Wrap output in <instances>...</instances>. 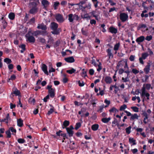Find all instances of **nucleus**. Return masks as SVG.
<instances>
[{
	"label": "nucleus",
	"instance_id": "69168bd1",
	"mask_svg": "<svg viewBox=\"0 0 154 154\" xmlns=\"http://www.w3.org/2000/svg\"><path fill=\"white\" fill-rule=\"evenodd\" d=\"M49 95H48L43 99V101L45 102H46L47 101L48 99H49Z\"/></svg>",
	"mask_w": 154,
	"mask_h": 154
},
{
	"label": "nucleus",
	"instance_id": "13d9d810",
	"mask_svg": "<svg viewBox=\"0 0 154 154\" xmlns=\"http://www.w3.org/2000/svg\"><path fill=\"white\" fill-rule=\"evenodd\" d=\"M152 38V36L150 35L149 36H147L146 38L145 39L148 41H150Z\"/></svg>",
	"mask_w": 154,
	"mask_h": 154
},
{
	"label": "nucleus",
	"instance_id": "4be33fe9",
	"mask_svg": "<svg viewBox=\"0 0 154 154\" xmlns=\"http://www.w3.org/2000/svg\"><path fill=\"white\" fill-rule=\"evenodd\" d=\"M139 116L136 113H134L133 114H132L131 116L130 120H134L135 119H138Z\"/></svg>",
	"mask_w": 154,
	"mask_h": 154
},
{
	"label": "nucleus",
	"instance_id": "f704fd0d",
	"mask_svg": "<svg viewBox=\"0 0 154 154\" xmlns=\"http://www.w3.org/2000/svg\"><path fill=\"white\" fill-rule=\"evenodd\" d=\"M60 5V3L58 1L55 2H54L53 6L55 10L57 9V7Z\"/></svg>",
	"mask_w": 154,
	"mask_h": 154
},
{
	"label": "nucleus",
	"instance_id": "2f4dec72",
	"mask_svg": "<svg viewBox=\"0 0 154 154\" xmlns=\"http://www.w3.org/2000/svg\"><path fill=\"white\" fill-rule=\"evenodd\" d=\"M4 62L7 64H9L11 63L12 61L10 59L8 58H6L4 59Z\"/></svg>",
	"mask_w": 154,
	"mask_h": 154
},
{
	"label": "nucleus",
	"instance_id": "c03bdc74",
	"mask_svg": "<svg viewBox=\"0 0 154 154\" xmlns=\"http://www.w3.org/2000/svg\"><path fill=\"white\" fill-rule=\"evenodd\" d=\"M81 124L80 122H77L76 124L75 125V130H78L80 127H81Z\"/></svg>",
	"mask_w": 154,
	"mask_h": 154
},
{
	"label": "nucleus",
	"instance_id": "e433bc0d",
	"mask_svg": "<svg viewBox=\"0 0 154 154\" xmlns=\"http://www.w3.org/2000/svg\"><path fill=\"white\" fill-rule=\"evenodd\" d=\"M17 141L19 143H23L26 142L25 140L22 138H19L17 139Z\"/></svg>",
	"mask_w": 154,
	"mask_h": 154
},
{
	"label": "nucleus",
	"instance_id": "37998d69",
	"mask_svg": "<svg viewBox=\"0 0 154 154\" xmlns=\"http://www.w3.org/2000/svg\"><path fill=\"white\" fill-rule=\"evenodd\" d=\"M48 34L46 30H40V35L42 36H45Z\"/></svg>",
	"mask_w": 154,
	"mask_h": 154
},
{
	"label": "nucleus",
	"instance_id": "b1692460",
	"mask_svg": "<svg viewBox=\"0 0 154 154\" xmlns=\"http://www.w3.org/2000/svg\"><path fill=\"white\" fill-rule=\"evenodd\" d=\"M107 55L109 57V58H112L113 55L111 52V50L108 49H107Z\"/></svg>",
	"mask_w": 154,
	"mask_h": 154
},
{
	"label": "nucleus",
	"instance_id": "de8ad7c7",
	"mask_svg": "<svg viewBox=\"0 0 154 154\" xmlns=\"http://www.w3.org/2000/svg\"><path fill=\"white\" fill-rule=\"evenodd\" d=\"M96 100V99H94L92 100H91L90 101L93 107L96 106V103L95 102Z\"/></svg>",
	"mask_w": 154,
	"mask_h": 154
},
{
	"label": "nucleus",
	"instance_id": "3c124183",
	"mask_svg": "<svg viewBox=\"0 0 154 154\" xmlns=\"http://www.w3.org/2000/svg\"><path fill=\"white\" fill-rule=\"evenodd\" d=\"M33 33V34H34V36H37L38 35H40V30H36Z\"/></svg>",
	"mask_w": 154,
	"mask_h": 154
},
{
	"label": "nucleus",
	"instance_id": "39448f33",
	"mask_svg": "<svg viewBox=\"0 0 154 154\" xmlns=\"http://www.w3.org/2000/svg\"><path fill=\"white\" fill-rule=\"evenodd\" d=\"M51 87V85H48L46 88L48 90V94H49L51 98H53L55 96V88H52Z\"/></svg>",
	"mask_w": 154,
	"mask_h": 154
},
{
	"label": "nucleus",
	"instance_id": "7ed1b4c3",
	"mask_svg": "<svg viewBox=\"0 0 154 154\" xmlns=\"http://www.w3.org/2000/svg\"><path fill=\"white\" fill-rule=\"evenodd\" d=\"M124 67L125 69H128V66L127 60L126 59H123L119 61L117 65L116 68H119L120 67Z\"/></svg>",
	"mask_w": 154,
	"mask_h": 154
},
{
	"label": "nucleus",
	"instance_id": "5701e85b",
	"mask_svg": "<svg viewBox=\"0 0 154 154\" xmlns=\"http://www.w3.org/2000/svg\"><path fill=\"white\" fill-rule=\"evenodd\" d=\"M19 47L22 49L20 50V52L21 53H23L24 51L26 50V45L25 44H23L20 45H19Z\"/></svg>",
	"mask_w": 154,
	"mask_h": 154
},
{
	"label": "nucleus",
	"instance_id": "f8f14e48",
	"mask_svg": "<svg viewBox=\"0 0 154 154\" xmlns=\"http://www.w3.org/2000/svg\"><path fill=\"white\" fill-rule=\"evenodd\" d=\"M41 68L42 70L44 72L45 74H46L47 75H49L47 70V66L45 64H42Z\"/></svg>",
	"mask_w": 154,
	"mask_h": 154
},
{
	"label": "nucleus",
	"instance_id": "0e129e2a",
	"mask_svg": "<svg viewBox=\"0 0 154 154\" xmlns=\"http://www.w3.org/2000/svg\"><path fill=\"white\" fill-rule=\"evenodd\" d=\"M83 29H84L83 28H82L81 30V31H82V34L84 35H85L86 36L87 35H88L87 32L86 31L84 30H83Z\"/></svg>",
	"mask_w": 154,
	"mask_h": 154
},
{
	"label": "nucleus",
	"instance_id": "9d476101",
	"mask_svg": "<svg viewBox=\"0 0 154 154\" xmlns=\"http://www.w3.org/2000/svg\"><path fill=\"white\" fill-rule=\"evenodd\" d=\"M37 28L38 29H41L42 30H46L47 29V26L43 23L38 24Z\"/></svg>",
	"mask_w": 154,
	"mask_h": 154
},
{
	"label": "nucleus",
	"instance_id": "473e14b6",
	"mask_svg": "<svg viewBox=\"0 0 154 154\" xmlns=\"http://www.w3.org/2000/svg\"><path fill=\"white\" fill-rule=\"evenodd\" d=\"M129 141L130 143H132L133 145H135L136 144L135 141L133 138H130L129 139Z\"/></svg>",
	"mask_w": 154,
	"mask_h": 154
},
{
	"label": "nucleus",
	"instance_id": "680f3d73",
	"mask_svg": "<svg viewBox=\"0 0 154 154\" xmlns=\"http://www.w3.org/2000/svg\"><path fill=\"white\" fill-rule=\"evenodd\" d=\"M124 72V70L122 68H120L119 70V75L122 74L123 72Z\"/></svg>",
	"mask_w": 154,
	"mask_h": 154
},
{
	"label": "nucleus",
	"instance_id": "393cba45",
	"mask_svg": "<svg viewBox=\"0 0 154 154\" xmlns=\"http://www.w3.org/2000/svg\"><path fill=\"white\" fill-rule=\"evenodd\" d=\"M11 94H14L16 96L20 95V93L19 90L16 89L15 91H14L11 93Z\"/></svg>",
	"mask_w": 154,
	"mask_h": 154
},
{
	"label": "nucleus",
	"instance_id": "58836bf2",
	"mask_svg": "<svg viewBox=\"0 0 154 154\" xmlns=\"http://www.w3.org/2000/svg\"><path fill=\"white\" fill-rule=\"evenodd\" d=\"M38 39L40 42L42 44L46 43V41L45 38L42 37H40L38 38Z\"/></svg>",
	"mask_w": 154,
	"mask_h": 154
},
{
	"label": "nucleus",
	"instance_id": "4d7b16f0",
	"mask_svg": "<svg viewBox=\"0 0 154 154\" xmlns=\"http://www.w3.org/2000/svg\"><path fill=\"white\" fill-rule=\"evenodd\" d=\"M91 14L93 17H95L96 19H97V17L96 15V12L95 11H93L91 13Z\"/></svg>",
	"mask_w": 154,
	"mask_h": 154
},
{
	"label": "nucleus",
	"instance_id": "e2e57ef3",
	"mask_svg": "<svg viewBox=\"0 0 154 154\" xmlns=\"http://www.w3.org/2000/svg\"><path fill=\"white\" fill-rule=\"evenodd\" d=\"M112 82L111 78L109 77H106V83H110Z\"/></svg>",
	"mask_w": 154,
	"mask_h": 154
},
{
	"label": "nucleus",
	"instance_id": "ddd939ff",
	"mask_svg": "<svg viewBox=\"0 0 154 154\" xmlns=\"http://www.w3.org/2000/svg\"><path fill=\"white\" fill-rule=\"evenodd\" d=\"M145 38L143 36H141L138 38H137L136 41L138 44H140L141 42H143L145 40Z\"/></svg>",
	"mask_w": 154,
	"mask_h": 154
},
{
	"label": "nucleus",
	"instance_id": "7c9ffc66",
	"mask_svg": "<svg viewBox=\"0 0 154 154\" xmlns=\"http://www.w3.org/2000/svg\"><path fill=\"white\" fill-rule=\"evenodd\" d=\"M76 71V70L74 68H72L71 69L66 70V72L70 74H72Z\"/></svg>",
	"mask_w": 154,
	"mask_h": 154
},
{
	"label": "nucleus",
	"instance_id": "bf43d9fd",
	"mask_svg": "<svg viewBox=\"0 0 154 154\" xmlns=\"http://www.w3.org/2000/svg\"><path fill=\"white\" fill-rule=\"evenodd\" d=\"M135 57L134 55H131L130 56L129 59L131 61H133L134 60Z\"/></svg>",
	"mask_w": 154,
	"mask_h": 154
},
{
	"label": "nucleus",
	"instance_id": "a211bd4d",
	"mask_svg": "<svg viewBox=\"0 0 154 154\" xmlns=\"http://www.w3.org/2000/svg\"><path fill=\"white\" fill-rule=\"evenodd\" d=\"M49 106L51 108L47 113V115L48 116L50 115L54 112V108L53 106L51 104H50Z\"/></svg>",
	"mask_w": 154,
	"mask_h": 154
},
{
	"label": "nucleus",
	"instance_id": "a19ab883",
	"mask_svg": "<svg viewBox=\"0 0 154 154\" xmlns=\"http://www.w3.org/2000/svg\"><path fill=\"white\" fill-rule=\"evenodd\" d=\"M2 25L3 26V28L4 29H5L7 25V23L6 22V21L5 20H4L2 22Z\"/></svg>",
	"mask_w": 154,
	"mask_h": 154
},
{
	"label": "nucleus",
	"instance_id": "dca6fc26",
	"mask_svg": "<svg viewBox=\"0 0 154 154\" xmlns=\"http://www.w3.org/2000/svg\"><path fill=\"white\" fill-rule=\"evenodd\" d=\"M109 30L112 33L115 34L117 33L118 31L117 29L112 26L110 27L109 29Z\"/></svg>",
	"mask_w": 154,
	"mask_h": 154
},
{
	"label": "nucleus",
	"instance_id": "9b49d317",
	"mask_svg": "<svg viewBox=\"0 0 154 154\" xmlns=\"http://www.w3.org/2000/svg\"><path fill=\"white\" fill-rule=\"evenodd\" d=\"M65 61L67 63H72L75 62V60L73 57H69L64 59Z\"/></svg>",
	"mask_w": 154,
	"mask_h": 154
},
{
	"label": "nucleus",
	"instance_id": "49530a36",
	"mask_svg": "<svg viewBox=\"0 0 154 154\" xmlns=\"http://www.w3.org/2000/svg\"><path fill=\"white\" fill-rule=\"evenodd\" d=\"M78 84H79V85L80 87H82L84 86L85 85V83L82 81H80L79 80L78 81Z\"/></svg>",
	"mask_w": 154,
	"mask_h": 154
},
{
	"label": "nucleus",
	"instance_id": "aec40b11",
	"mask_svg": "<svg viewBox=\"0 0 154 154\" xmlns=\"http://www.w3.org/2000/svg\"><path fill=\"white\" fill-rule=\"evenodd\" d=\"M17 125L20 127H22L23 125V121L21 119L17 120Z\"/></svg>",
	"mask_w": 154,
	"mask_h": 154
},
{
	"label": "nucleus",
	"instance_id": "603ef678",
	"mask_svg": "<svg viewBox=\"0 0 154 154\" xmlns=\"http://www.w3.org/2000/svg\"><path fill=\"white\" fill-rule=\"evenodd\" d=\"M127 108V106L125 104H124L121 106L120 108V111L123 110Z\"/></svg>",
	"mask_w": 154,
	"mask_h": 154
},
{
	"label": "nucleus",
	"instance_id": "a18cd8bd",
	"mask_svg": "<svg viewBox=\"0 0 154 154\" xmlns=\"http://www.w3.org/2000/svg\"><path fill=\"white\" fill-rule=\"evenodd\" d=\"M129 79L127 76L125 78H124V77H123L122 79V81L123 82H126L129 81Z\"/></svg>",
	"mask_w": 154,
	"mask_h": 154
},
{
	"label": "nucleus",
	"instance_id": "0eeeda50",
	"mask_svg": "<svg viewBox=\"0 0 154 154\" xmlns=\"http://www.w3.org/2000/svg\"><path fill=\"white\" fill-rule=\"evenodd\" d=\"M148 55L149 54L145 52L142 53L141 57H139V59L140 63L141 64H144V62L143 60H145Z\"/></svg>",
	"mask_w": 154,
	"mask_h": 154
},
{
	"label": "nucleus",
	"instance_id": "a878e982",
	"mask_svg": "<svg viewBox=\"0 0 154 154\" xmlns=\"http://www.w3.org/2000/svg\"><path fill=\"white\" fill-rule=\"evenodd\" d=\"M39 3V1H37V2H31L30 3L31 5L32 6V7H35V8H38L37 7V6Z\"/></svg>",
	"mask_w": 154,
	"mask_h": 154
},
{
	"label": "nucleus",
	"instance_id": "09e8293b",
	"mask_svg": "<svg viewBox=\"0 0 154 154\" xmlns=\"http://www.w3.org/2000/svg\"><path fill=\"white\" fill-rule=\"evenodd\" d=\"M131 108L133 111L136 112H137L139 111L138 108L136 106H132L131 107Z\"/></svg>",
	"mask_w": 154,
	"mask_h": 154
},
{
	"label": "nucleus",
	"instance_id": "c85d7f7f",
	"mask_svg": "<svg viewBox=\"0 0 154 154\" xmlns=\"http://www.w3.org/2000/svg\"><path fill=\"white\" fill-rule=\"evenodd\" d=\"M9 130H10V131H11L12 133V134L13 135L15 134L17 131L16 129L12 127H11L9 129Z\"/></svg>",
	"mask_w": 154,
	"mask_h": 154
},
{
	"label": "nucleus",
	"instance_id": "f257e3e1",
	"mask_svg": "<svg viewBox=\"0 0 154 154\" xmlns=\"http://www.w3.org/2000/svg\"><path fill=\"white\" fill-rule=\"evenodd\" d=\"M151 88H152L150 84L148 83L144 84L141 90V93L140 94L141 97L145 98L146 97L147 100H149L150 94L147 92L146 90H149Z\"/></svg>",
	"mask_w": 154,
	"mask_h": 154
},
{
	"label": "nucleus",
	"instance_id": "ea45409f",
	"mask_svg": "<svg viewBox=\"0 0 154 154\" xmlns=\"http://www.w3.org/2000/svg\"><path fill=\"white\" fill-rule=\"evenodd\" d=\"M109 111L111 113L112 112L116 113L118 112V110L114 107L112 108V109L109 110Z\"/></svg>",
	"mask_w": 154,
	"mask_h": 154
},
{
	"label": "nucleus",
	"instance_id": "cd10ccee",
	"mask_svg": "<svg viewBox=\"0 0 154 154\" xmlns=\"http://www.w3.org/2000/svg\"><path fill=\"white\" fill-rule=\"evenodd\" d=\"M15 15L14 13L11 12L8 15L9 18L11 20H14L15 18Z\"/></svg>",
	"mask_w": 154,
	"mask_h": 154
},
{
	"label": "nucleus",
	"instance_id": "774afa93",
	"mask_svg": "<svg viewBox=\"0 0 154 154\" xmlns=\"http://www.w3.org/2000/svg\"><path fill=\"white\" fill-rule=\"evenodd\" d=\"M16 79V76L14 74H13L11 75L10 77V79L12 80H14Z\"/></svg>",
	"mask_w": 154,
	"mask_h": 154
},
{
	"label": "nucleus",
	"instance_id": "6e6552de",
	"mask_svg": "<svg viewBox=\"0 0 154 154\" xmlns=\"http://www.w3.org/2000/svg\"><path fill=\"white\" fill-rule=\"evenodd\" d=\"M63 132V131L59 130V131L56 132V134L57 136H61L63 137L62 139L65 140L66 139H68V137L67 135L65 133H61Z\"/></svg>",
	"mask_w": 154,
	"mask_h": 154
},
{
	"label": "nucleus",
	"instance_id": "f03ea898",
	"mask_svg": "<svg viewBox=\"0 0 154 154\" xmlns=\"http://www.w3.org/2000/svg\"><path fill=\"white\" fill-rule=\"evenodd\" d=\"M58 24L54 22H51L50 24V27L53 31L51 33L54 35H58L60 32L59 28H58Z\"/></svg>",
	"mask_w": 154,
	"mask_h": 154
},
{
	"label": "nucleus",
	"instance_id": "5fc2aeb1",
	"mask_svg": "<svg viewBox=\"0 0 154 154\" xmlns=\"http://www.w3.org/2000/svg\"><path fill=\"white\" fill-rule=\"evenodd\" d=\"M132 72L135 74H136L138 73L139 72V71L135 69H133L132 70Z\"/></svg>",
	"mask_w": 154,
	"mask_h": 154
},
{
	"label": "nucleus",
	"instance_id": "864d4df0",
	"mask_svg": "<svg viewBox=\"0 0 154 154\" xmlns=\"http://www.w3.org/2000/svg\"><path fill=\"white\" fill-rule=\"evenodd\" d=\"M8 67L9 70H11L14 68V66L12 64L10 63L8 65Z\"/></svg>",
	"mask_w": 154,
	"mask_h": 154
},
{
	"label": "nucleus",
	"instance_id": "2eb2a0df",
	"mask_svg": "<svg viewBox=\"0 0 154 154\" xmlns=\"http://www.w3.org/2000/svg\"><path fill=\"white\" fill-rule=\"evenodd\" d=\"M70 124L68 120H65L63 123V124L62 125V128H67V127Z\"/></svg>",
	"mask_w": 154,
	"mask_h": 154
},
{
	"label": "nucleus",
	"instance_id": "6ab92c4d",
	"mask_svg": "<svg viewBox=\"0 0 154 154\" xmlns=\"http://www.w3.org/2000/svg\"><path fill=\"white\" fill-rule=\"evenodd\" d=\"M150 65L149 64L147 65L144 69V71L146 74H148L149 72Z\"/></svg>",
	"mask_w": 154,
	"mask_h": 154
},
{
	"label": "nucleus",
	"instance_id": "338daca9",
	"mask_svg": "<svg viewBox=\"0 0 154 154\" xmlns=\"http://www.w3.org/2000/svg\"><path fill=\"white\" fill-rule=\"evenodd\" d=\"M139 27L140 28H143L145 29L146 28V24H142L140 25H139Z\"/></svg>",
	"mask_w": 154,
	"mask_h": 154
},
{
	"label": "nucleus",
	"instance_id": "423d86ee",
	"mask_svg": "<svg viewBox=\"0 0 154 154\" xmlns=\"http://www.w3.org/2000/svg\"><path fill=\"white\" fill-rule=\"evenodd\" d=\"M119 18L122 22H125L128 20V16L127 14L123 13L120 14Z\"/></svg>",
	"mask_w": 154,
	"mask_h": 154
},
{
	"label": "nucleus",
	"instance_id": "f3484780",
	"mask_svg": "<svg viewBox=\"0 0 154 154\" xmlns=\"http://www.w3.org/2000/svg\"><path fill=\"white\" fill-rule=\"evenodd\" d=\"M42 3L45 8H47L49 5L50 3L47 0H42Z\"/></svg>",
	"mask_w": 154,
	"mask_h": 154
},
{
	"label": "nucleus",
	"instance_id": "bb28decb",
	"mask_svg": "<svg viewBox=\"0 0 154 154\" xmlns=\"http://www.w3.org/2000/svg\"><path fill=\"white\" fill-rule=\"evenodd\" d=\"M99 128V125L97 124L93 125L91 126V129L94 131H97Z\"/></svg>",
	"mask_w": 154,
	"mask_h": 154
},
{
	"label": "nucleus",
	"instance_id": "72a5a7b5",
	"mask_svg": "<svg viewBox=\"0 0 154 154\" xmlns=\"http://www.w3.org/2000/svg\"><path fill=\"white\" fill-rule=\"evenodd\" d=\"M68 20L70 22H72L73 20V15L72 14H69L68 15Z\"/></svg>",
	"mask_w": 154,
	"mask_h": 154
},
{
	"label": "nucleus",
	"instance_id": "8fccbe9b",
	"mask_svg": "<svg viewBox=\"0 0 154 154\" xmlns=\"http://www.w3.org/2000/svg\"><path fill=\"white\" fill-rule=\"evenodd\" d=\"M104 105L99 107V109L97 110V112H102L103 110L104 107Z\"/></svg>",
	"mask_w": 154,
	"mask_h": 154
},
{
	"label": "nucleus",
	"instance_id": "c756f323",
	"mask_svg": "<svg viewBox=\"0 0 154 154\" xmlns=\"http://www.w3.org/2000/svg\"><path fill=\"white\" fill-rule=\"evenodd\" d=\"M81 17L83 19H86L87 20H90L91 19L90 17L88 14H85L83 15H82Z\"/></svg>",
	"mask_w": 154,
	"mask_h": 154
},
{
	"label": "nucleus",
	"instance_id": "20e7f679",
	"mask_svg": "<svg viewBox=\"0 0 154 154\" xmlns=\"http://www.w3.org/2000/svg\"><path fill=\"white\" fill-rule=\"evenodd\" d=\"M33 35V33L31 31H28L26 34V37L29 42L34 43L35 42V38L34 36H32Z\"/></svg>",
	"mask_w": 154,
	"mask_h": 154
},
{
	"label": "nucleus",
	"instance_id": "4c0bfd02",
	"mask_svg": "<svg viewBox=\"0 0 154 154\" xmlns=\"http://www.w3.org/2000/svg\"><path fill=\"white\" fill-rule=\"evenodd\" d=\"M131 126H129L125 129L126 133L127 134H129L131 132Z\"/></svg>",
	"mask_w": 154,
	"mask_h": 154
},
{
	"label": "nucleus",
	"instance_id": "4468645a",
	"mask_svg": "<svg viewBox=\"0 0 154 154\" xmlns=\"http://www.w3.org/2000/svg\"><path fill=\"white\" fill-rule=\"evenodd\" d=\"M66 130L67 133L69 137H72L73 136L74 134V131L73 130L69 129L68 128H66Z\"/></svg>",
	"mask_w": 154,
	"mask_h": 154
},
{
	"label": "nucleus",
	"instance_id": "c9c22d12",
	"mask_svg": "<svg viewBox=\"0 0 154 154\" xmlns=\"http://www.w3.org/2000/svg\"><path fill=\"white\" fill-rule=\"evenodd\" d=\"M120 44L119 43H118L115 45L114 50L115 51H117L118 50Z\"/></svg>",
	"mask_w": 154,
	"mask_h": 154
},
{
	"label": "nucleus",
	"instance_id": "6e6d98bb",
	"mask_svg": "<svg viewBox=\"0 0 154 154\" xmlns=\"http://www.w3.org/2000/svg\"><path fill=\"white\" fill-rule=\"evenodd\" d=\"M73 17L74 20H75L77 21L79 20V18L78 15L76 14H75L73 15Z\"/></svg>",
	"mask_w": 154,
	"mask_h": 154
},
{
	"label": "nucleus",
	"instance_id": "1a4fd4ad",
	"mask_svg": "<svg viewBox=\"0 0 154 154\" xmlns=\"http://www.w3.org/2000/svg\"><path fill=\"white\" fill-rule=\"evenodd\" d=\"M55 18L57 21L59 23H63L64 20L62 15L60 14H57L56 15Z\"/></svg>",
	"mask_w": 154,
	"mask_h": 154
},
{
	"label": "nucleus",
	"instance_id": "412c9836",
	"mask_svg": "<svg viewBox=\"0 0 154 154\" xmlns=\"http://www.w3.org/2000/svg\"><path fill=\"white\" fill-rule=\"evenodd\" d=\"M38 9V8L32 7V8L29 10V13L32 14H34L37 12Z\"/></svg>",
	"mask_w": 154,
	"mask_h": 154
},
{
	"label": "nucleus",
	"instance_id": "79ce46f5",
	"mask_svg": "<svg viewBox=\"0 0 154 154\" xmlns=\"http://www.w3.org/2000/svg\"><path fill=\"white\" fill-rule=\"evenodd\" d=\"M6 134L7 135V138H10L11 137V133L9 130L5 132Z\"/></svg>",
	"mask_w": 154,
	"mask_h": 154
},
{
	"label": "nucleus",
	"instance_id": "052dcab7",
	"mask_svg": "<svg viewBox=\"0 0 154 154\" xmlns=\"http://www.w3.org/2000/svg\"><path fill=\"white\" fill-rule=\"evenodd\" d=\"M82 74L84 75V77L87 76V70H86V69H82Z\"/></svg>",
	"mask_w": 154,
	"mask_h": 154
}]
</instances>
